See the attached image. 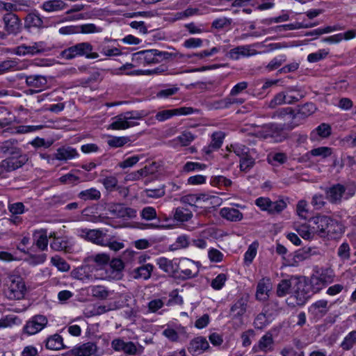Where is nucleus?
<instances>
[{"mask_svg":"<svg viewBox=\"0 0 356 356\" xmlns=\"http://www.w3.org/2000/svg\"><path fill=\"white\" fill-rule=\"evenodd\" d=\"M21 5L0 0V13H15L21 10Z\"/></svg>","mask_w":356,"mask_h":356,"instance_id":"nucleus-48","label":"nucleus"},{"mask_svg":"<svg viewBox=\"0 0 356 356\" xmlns=\"http://www.w3.org/2000/svg\"><path fill=\"white\" fill-rule=\"evenodd\" d=\"M276 309H273L269 304L264 305L261 312L254 319L253 325L256 330H263L275 318Z\"/></svg>","mask_w":356,"mask_h":356,"instance_id":"nucleus-12","label":"nucleus"},{"mask_svg":"<svg viewBox=\"0 0 356 356\" xmlns=\"http://www.w3.org/2000/svg\"><path fill=\"white\" fill-rule=\"evenodd\" d=\"M51 262L61 272H67L70 268L69 264L60 257H52Z\"/></svg>","mask_w":356,"mask_h":356,"instance_id":"nucleus-60","label":"nucleus"},{"mask_svg":"<svg viewBox=\"0 0 356 356\" xmlns=\"http://www.w3.org/2000/svg\"><path fill=\"white\" fill-rule=\"evenodd\" d=\"M103 246L108 247L111 250L116 252L122 249L124 247V244L123 242L118 241L107 236Z\"/></svg>","mask_w":356,"mask_h":356,"instance_id":"nucleus-61","label":"nucleus"},{"mask_svg":"<svg viewBox=\"0 0 356 356\" xmlns=\"http://www.w3.org/2000/svg\"><path fill=\"white\" fill-rule=\"evenodd\" d=\"M79 157L77 150L71 146H62L56 149V152L52 155L51 159L65 161Z\"/></svg>","mask_w":356,"mask_h":356,"instance_id":"nucleus-18","label":"nucleus"},{"mask_svg":"<svg viewBox=\"0 0 356 356\" xmlns=\"http://www.w3.org/2000/svg\"><path fill=\"white\" fill-rule=\"evenodd\" d=\"M259 248V243L257 241H253L248 248V250L245 251L243 255V264L245 266H250L254 259L255 258L257 249Z\"/></svg>","mask_w":356,"mask_h":356,"instance_id":"nucleus-32","label":"nucleus"},{"mask_svg":"<svg viewBox=\"0 0 356 356\" xmlns=\"http://www.w3.org/2000/svg\"><path fill=\"white\" fill-rule=\"evenodd\" d=\"M337 255L341 260H348L350 257V248L347 242L342 243L338 250Z\"/></svg>","mask_w":356,"mask_h":356,"instance_id":"nucleus-58","label":"nucleus"},{"mask_svg":"<svg viewBox=\"0 0 356 356\" xmlns=\"http://www.w3.org/2000/svg\"><path fill=\"white\" fill-rule=\"evenodd\" d=\"M48 324V319L46 316L35 314L26 321L23 327V333L31 336L38 334L44 329Z\"/></svg>","mask_w":356,"mask_h":356,"instance_id":"nucleus-10","label":"nucleus"},{"mask_svg":"<svg viewBox=\"0 0 356 356\" xmlns=\"http://www.w3.org/2000/svg\"><path fill=\"white\" fill-rule=\"evenodd\" d=\"M316 109V106L312 102H307L302 105L298 106V108L294 109L295 126L298 125L300 123V120H305L313 114Z\"/></svg>","mask_w":356,"mask_h":356,"instance_id":"nucleus-17","label":"nucleus"},{"mask_svg":"<svg viewBox=\"0 0 356 356\" xmlns=\"http://www.w3.org/2000/svg\"><path fill=\"white\" fill-rule=\"evenodd\" d=\"M310 222L314 225L317 234L327 240L339 239L344 232L343 224L329 216L316 214L311 218Z\"/></svg>","mask_w":356,"mask_h":356,"instance_id":"nucleus-2","label":"nucleus"},{"mask_svg":"<svg viewBox=\"0 0 356 356\" xmlns=\"http://www.w3.org/2000/svg\"><path fill=\"white\" fill-rule=\"evenodd\" d=\"M286 56L285 54H280L274 57L266 67L268 72H271L280 68V67L286 61Z\"/></svg>","mask_w":356,"mask_h":356,"instance_id":"nucleus-45","label":"nucleus"},{"mask_svg":"<svg viewBox=\"0 0 356 356\" xmlns=\"http://www.w3.org/2000/svg\"><path fill=\"white\" fill-rule=\"evenodd\" d=\"M131 142V138L129 136H111L110 139L108 140L107 143L109 147L113 148L122 147L127 143Z\"/></svg>","mask_w":356,"mask_h":356,"instance_id":"nucleus-39","label":"nucleus"},{"mask_svg":"<svg viewBox=\"0 0 356 356\" xmlns=\"http://www.w3.org/2000/svg\"><path fill=\"white\" fill-rule=\"evenodd\" d=\"M287 207L286 202L282 199L279 198L276 201H272L270 209L268 211L269 215H277L281 213Z\"/></svg>","mask_w":356,"mask_h":356,"instance_id":"nucleus-38","label":"nucleus"},{"mask_svg":"<svg viewBox=\"0 0 356 356\" xmlns=\"http://www.w3.org/2000/svg\"><path fill=\"white\" fill-rule=\"evenodd\" d=\"M246 309L247 303L243 298H241L231 307L230 313L234 318H239L244 315Z\"/></svg>","mask_w":356,"mask_h":356,"instance_id":"nucleus-33","label":"nucleus"},{"mask_svg":"<svg viewBox=\"0 0 356 356\" xmlns=\"http://www.w3.org/2000/svg\"><path fill=\"white\" fill-rule=\"evenodd\" d=\"M45 348L51 350H58L66 348L63 343V339L59 334L49 336L44 341Z\"/></svg>","mask_w":356,"mask_h":356,"instance_id":"nucleus-25","label":"nucleus"},{"mask_svg":"<svg viewBox=\"0 0 356 356\" xmlns=\"http://www.w3.org/2000/svg\"><path fill=\"white\" fill-rule=\"evenodd\" d=\"M3 31H0V40H7L9 35L18 36L22 31V24L16 13H5L2 17Z\"/></svg>","mask_w":356,"mask_h":356,"instance_id":"nucleus-6","label":"nucleus"},{"mask_svg":"<svg viewBox=\"0 0 356 356\" xmlns=\"http://www.w3.org/2000/svg\"><path fill=\"white\" fill-rule=\"evenodd\" d=\"M5 294L8 299L21 300L26 291L25 282L19 275H10L7 277L5 284Z\"/></svg>","mask_w":356,"mask_h":356,"instance_id":"nucleus-5","label":"nucleus"},{"mask_svg":"<svg viewBox=\"0 0 356 356\" xmlns=\"http://www.w3.org/2000/svg\"><path fill=\"white\" fill-rule=\"evenodd\" d=\"M174 219L180 222L188 221L193 216L191 211L183 207H177L174 212Z\"/></svg>","mask_w":356,"mask_h":356,"instance_id":"nucleus-37","label":"nucleus"},{"mask_svg":"<svg viewBox=\"0 0 356 356\" xmlns=\"http://www.w3.org/2000/svg\"><path fill=\"white\" fill-rule=\"evenodd\" d=\"M235 154L240 159L247 156L250 154V148L245 145L235 143L231 145Z\"/></svg>","mask_w":356,"mask_h":356,"instance_id":"nucleus-56","label":"nucleus"},{"mask_svg":"<svg viewBox=\"0 0 356 356\" xmlns=\"http://www.w3.org/2000/svg\"><path fill=\"white\" fill-rule=\"evenodd\" d=\"M274 343L273 336L267 332L263 335L259 341V347L261 350L266 352L272 350V346Z\"/></svg>","mask_w":356,"mask_h":356,"instance_id":"nucleus-43","label":"nucleus"},{"mask_svg":"<svg viewBox=\"0 0 356 356\" xmlns=\"http://www.w3.org/2000/svg\"><path fill=\"white\" fill-rule=\"evenodd\" d=\"M153 269H154V266L152 264H143L135 269L134 277L136 279L141 278L143 280H147L151 277Z\"/></svg>","mask_w":356,"mask_h":356,"instance_id":"nucleus-34","label":"nucleus"},{"mask_svg":"<svg viewBox=\"0 0 356 356\" xmlns=\"http://www.w3.org/2000/svg\"><path fill=\"white\" fill-rule=\"evenodd\" d=\"M107 236L108 235L106 234H104L98 229H90L86 234V238L89 241L102 246L104 245Z\"/></svg>","mask_w":356,"mask_h":356,"instance_id":"nucleus-29","label":"nucleus"},{"mask_svg":"<svg viewBox=\"0 0 356 356\" xmlns=\"http://www.w3.org/2000/svg\"><path fill=\"white\" fill-rule=\"evenodd\" d=\"M112 211L118 218H131L134 216V213H135L133 209L127 207L122 204H114Z\"/></svg>","mask_w":356,"mask_h":356,"instance_id":"nucleus-35","label":"nucleus"},{"mask_svg":"<svg viewBox=\"0 0 356 356\" xmlns=\"http://www.w3.org/2000/svg\"><path fill=\"white\" fill-rule=\"evenodd\" d=\"M9 153L12 156L0 162V177L3 172H10L22 168L27 161L26 155H22L18 148H12Z\"/></svg>","mask_w":356,"mask_h":356,"instance_id":"nucleus-7","label":"nucleus"},{"mask_svg":"<svg viewBox=\"0 0 356 356\" xmlns=\"http://www.w3.org/2000/svg\"><path fill=\"white\" fill-rule=\"evenodd\" d=\"M207 168L204 163L193 161H187L183 166V172H191L193 171L204 170Z\"/></svg>","mask_w":356,"mask_h":356,"instance_id":"nucleus-52","label":"nucleus"},{"mask_svg":"<svg viewBox=\"0 0 356 356\" xmlns=\"http://www.w3.org/2000/svg\"><path fill=\"white\" fill-rule=\"evenodd\" d=\"M231 107L230 97L214 100L211 102V108L215 110L227 109Z\"/></svg>","mask_w":356,"mask_h":356,"instance_id":"nucleus-51","label":"nucleus"},{"mask_svg":"<svg viewBox=\"0 0 356 356\" xmlns=\"http://www.w3.org/2000/svg\"><path fill=\"white\" fill-rule=\"evenodd\" d=\"M209 348V344L207 339L203 337H198L190 341L188 350L192 355H197Z\"/></svg>","mask_w":356,"mask_h":356,"instance_id":"nucleus-19","label":"nucleus"},{"mask_svg":"<svg viewBox=\"0 0 356 356\" xmlns=\"http://www.w3.org/2000/svg\"><path fill=\"white\" fill-rule=\"evenodd\" d=\"M67 6L62 0H48L43 2L41 8L47 12H56L64 10Z\"/></svg>","mask_w":356,"mask_h":356,"instance_id":"nucleus-31","label":"nucleus"},{"mask_svg":"<svg viewBox=\"0 0 356 356\" xmlns=\"http://www.w3.org/2000/svg\"><path fill=\"white\" fill-rule=\"evenodd\" d=\"M309 153L313 156H321L323 159L330 156L332 154V148L329 147H318L313 148Z\"/></svg>","mask_w":356,"mask_h":356,"instance_id":"nucleus-47","label":"nucleus"},{"mask_svg":"<svg viewBox=\"0 0 356 356\" xmlns=\"http://www.w3.org/2000/svg\"><path fill=\"white\" fill-rule=\"evenodd\" d=\"M272 289L270 280L268 277L261 279L257 284L255 299L260 302H266L270 298V293Z\"/></svg>","mask_w":356,"mask_h":356,"instance_id":"nucleus-15","label":"nucleus"},{"mask_svg":"<svg viewBox=\"0 0 356 356\" xmlns=\"http://www.w3.org/2000/svg\"><path fill=\"white\" fill-rule=\"evenodd\" d=\"M312 293L309 290V286L307 282H298L293 289V293L286 299L289 306L295 307L303 306L308 301Z\"/></svg>","mask_w":356,"mask_h":356,"instance_id":"nucleus-8","label":"nucleus"},{"mask_svg":"<svg viewBox=\"0 0 356 356\" xmlns=\"http://www.w3.org/2000/svg\"><path fill=\"white\" fill-rule=\"evenodd\" d=\"M79 197L84 201L97 200L101 197L99 191L95 188H90L84 191H81L79 193Z\"/></svg>","mask_w":356,"mask_h":356,"instance_id":"nucleus-36","label":"nucleus"},{"mask_svg":"<svg viewBox=\"0 0 356 356\" xmlns=\"http://www.w3.org/2000/svg\"><path fill=\"white\" fill-rule=\"evenodd\" d=\"M91 293L92 296L102 300L106 299L108 296V290L101 285L93 286L91 288Z\"/></svg>","mask_w":356,"mask_h":356,"instance_id":"nucleus-55","label":"nucleus"},{"mask_svg":"<svg viewBox=\"0 0 356 356\" xmlns=\"http://www.w3.org/2000/svg\"><path fill=\"white\" fill-rule=\"evenodd\" d=\"M227 279V275L225 274L220 273L214 279L212 280L211 286L214 290H220L225 286Z\"/></svg>","mask_w":356,"mask_h":356,"instance_id":"nucleus-54","label":"nucleus"},{"mask_svg":"<svg viewBox=\"0 0 356 356\" xmlns=\"http://www.w3.org/2000/svg\"><path fill=\"white\" fill-rule=\"evenodd\" d=\"M327 303V300L325 299L313 302L308 308L309 314L316 319L323 317L328 311Z\"/></svg>","mask_w":356,"mask_h":356,"instance_id":"nucleus-20","label":"nucleus"},{"mask_svg":"<svg viewBox=\"0 0 356 356\" xmlns=\"http://www.w3.org/2000/svg\"><path fill=\"white\" fill-rule=\"evenodd\" d=\"M356 343V330L350 332L341 343V348L343 350H349Z\"/></svg>","mask_w":356,"mask_h":356,"instance_id":"nucleus-42","label":"nucleus"},{"mask_svg":"<svg viewBox=\"0 0 356 356\" xmlns=\"http://www.w3.org/2000/svg\"><path fill=\"white\" fill-rule=\"evenodd\" d=\"M141 113L138 111H127L116 115L113 121L109 124L108 129L112 130H124L133 127V124L128 123L127 120H140Z\"/></svg>","mask_w":356,"mask_h":356,"instance_id":"nucleus-9","label":"nucleus"},{"mask_svg":"<svg viewBox=\"0 0 356 356\" xmlns=\"http://www.w3.org/2000/svg\"><path fill=\"white\" fill-rule=\"evenodd\" d=\"M255 160L250 155L240 159L239 168L241 171L248 172L254 165Z\"/></svg>","mask_w":356,"mask_h":356,"instance_id":"nucleus-49","label":"nucleus"},{"mask_svg":"<svg viewBox=\"0 0 356 356\" xmlns=\"http://www.w3.org/2000/svg\"><path fill=\"white\" fill-rule=\"evenodd\" d=\"M34 243L36 247L42 251L47 250L48 236L46 229H40L34 232L33 234Z\"/></svg>","mask_w":356,"mask_h":356,"instance_id":"nucleus-26","label":"nucleus"},{"mask_svg":"<svg viewBox=\"0 0 356 356\" xmlns=\"http://www.w3.org/2000/svg\"><path fill=\"white\" fill-rule=\"evenodd\" d=\"M328 51L324 49H319L318 51L311 53L307 56V61L309 63H317L324 58L328 55Z\"/></svg>","mask_w":356,"mask_h":356,"instance_id":"nucleus-53","label":"nucleus"},{"mask_svg":"<svg viewBox=\"0 0 356 356\" xmlns=\"http://www.w3.org/2000/svg\"><path fill=\"white\" fill-rule=\"evenodd\" d=\"M63 58L70 60L76 57H84L87 59H95L99 54L94 51L93 46L88 42H82L65 49L61 52Z\"/></svg>","mask_w":356,"mask_h":356,"instance_id":"nucleus-4","label":"nucleus"},{"mask_svg":"<svg viewBox=\"0 0 356 356\" xmlns=\"http://www.w3.org/2000/svg\"><path fill=\"white\" fill-rule=\"evenodd\" d=\"M43 26L42 17L36 10L29 13L24 18V27L29 31L31 29H40Z\"/></svg>","mask_w":356,"mask_h":356,"instance_id":"nucleus-22","label":"nucleus"},{"mask_svg":"<svg viewBox=\"0 0 356 356\" xmlns=\"http://www.w3.org/2000/svg\"><path fill=\"white\" fill-rule=\"evenodd\" d=\"M135 63H126L121 67L112 70L111 74L113 75H127V76H140V75H151L153 74H159L163 70L161 67H156L154 70H134L132 68L136 67Z\"/></svg>","mask_w":356,"mask_h":356,"instance_id":"nucleus-11","label":"nucleus"},{"mask_svg":"<svg viewBox=\"0 0 356 356\" xmlns=\"http://www.w3.org/2000/svg\"><path fill=\"white\" fill-rule=\"evenodd\" d=\"M314 24H304L303 22H298V23H290V24H282L277 26L275 27V30L277 31H292L296 30L298 29H303V28H309L313 26Z\"/></svg>","mask_w":356,"mask_h":356,"instance_id":"nucleus-44","label":"nucleus"},{"mask_svg":"<svg viewBox=\"0 0 356 356\" xmlns=\"http://www.w3.org/2000/svg\"><path fill=\"white\" fill-rule=\"evenodd\" d=\"M84 6L83 4H75L73 5L70 9L65 12L64 16H62L59 19V22H65L68 21H76L82 19L84 17L83 13L79 12L83 9Z\"/></svg>","mask_w":356,"mask_h":356,"instance_id":"nucleus-23","label":"nucleus"},{"mask_svg":"<svg viewBox=\"0 0 356 356\" xmlns=\"http://www.w3.org/2000/svg\"><path fill=\"white\" fill-rule=\"evenodd\" d=\"M262 136L265 139H270V141L280 143L285 139L283 126L276 123H270L263 127Z\"/></svg>","mask_w":356,"mask_h":356,"instance_id":"nucleus-14","label":"nucleus"},{"mask_svg":"<svg viewBox=\"0 0 356 356\" xmlns=\"http://www.w3.org/2000/svg\"><path fill=\"white\" fill-rule=\"evenodd\" d=\"M190 244L189 237L186 234L178 236L175 241L170 245L172 251L188 248Z\"/></svg>","mask_w":356,"mask_h":356,"instance_id":"nucleus-41","label":"nucleus"},{"mask_svg":"<svg viewBox=\"0 0 356 356\" xmlns=\"http://www.w3.org/2000/svg\"><path fill=\"white\" fill-rule=\"evenodd\" d=\"M309 290L313 293L319 292L321 289L326 287L323 283L318 277V276H312L309 280Z\"/></svg>","mask_w":356,"mask_h":356,"instance_id":"nucleus-57","label":"nucleus"},{"mask_svg":"<svg viewBox=\"0 0 356 356\" xmlns=\"http://www.w3.org/2000/svg\"><path fill=\"white\" fill-rule=\"evenodd\" d=\"M179 52H168L158 49H145L132 54L131 60L136 65H149L163 60H172L177 58Z\"/></svg>","mask_w":356,"mask_h":356,"instance_id":"nucleus-3","label":"nucleus"},{"mask_svg":"<svg viewBox=\"0 0 356 356\" xmlns=\"http://www.w3.org/2000/svg\"><path fill=\"white\" fill-rule=\"evenodd\" d=\"M47 79L41 75H30L26 77V83L28 86L33 88L35 91H40L45 87Z\"/></svg>","mask_w":356,"mask_h":356,"instance_id":"nucleus-28","label":"nucleus"},{"mask_svg":"<svg viewBox=\"0 0 356 356\" xmlns=\"http://www.w3.org/2000/svg\"><path fill=\"white\" fill-rule=\"evenodd\" d=\"M346 191V187L341 184H335L325 189L326 200L331 204L340 203L343 195Z\"/></svg>","mask_w":356,"mask_h":356,"instance_id":"nucleus-16","label":"nucleus"},{"mask_svg":"<svg viewBox=\"0 0 356 356\" xmlns=\"http://www.w3.org/2000/svg\"><path fill=\"white\" fill-rule=\"evenodd\" d=\"M291 288V282L289 280H282L277 284L276 294L278 297H284L289 293Z\"/></svg>","mask_w":356,"mask_h":356,"instance_id":"nucleus-46","label":"nucleus"},{"mask_svg":"<svg viewBox=\"0 0 356 356\" xmlns=\"http://www.w3.org/2000/svg\"><path fill=\"white\" fill-rule=\"evenodd\" d=\"M77 356H91L97 350V345L94 342H87L75 346Z\"/></svg>","mask_w":356,"mask_h":356,"instance_id":"nucleus-30","label":"nucleus"},{"mask_svg":"<svg viewBox=\"0 0 356 356\" xmlns=\"http://www.w3.org/2000/svg\"><path fill=\"white\" fill-rule=\"evenodd\" d=\"M272 200L269 197H259L255 200V205L262 211L268 213Z\"/></svg>","mask_w":356,"mask_h":356,"instance_id":"nucleus-62","label":"nucleus"},{"mask_svg":"<svg viewBox=\"0 0 356 356\" xmlns=\"http://www.w3.org/2000/svg\"><path fill=\"white\" fill-rule=\"evenodd\" d=\"M178 90L179 88L175 86L163 88L157 92L156 97L159 99H167L175 95Z\"/></svg>","mask_w":356,"mask_h":356,"instance_id":"nucleus-59","label":"nucleus"},{"mask_svg":"<svg viewBox=\"0 0 356 356\" xmlns=\"http://www.w3.org/2000/svg\"><path fill=\"white\" fill-rule=\"evenodd\" d=\"M199 113L200 109L191 106H181L176 108L159 111L156 114L155 118L159 122H164L173 116L188 115L194 113L197 114Z\"/></svg>","mask_w":356,"mask_h":356,"instance_id":"nucleus-13","label":"nucleus"},{"mask_svg":"<svg viewBox=\"0 0 356 356\" xmlns=\"http://www.w3.org/2000/svg\"><path fill=\"white\" fill-rule=\"evenodd\" d=\"M250 51L249 45H240L231 49L225 53V56L230 60H237L241 57H248L252 56V54H250Z\"/></svg>","mask_w":356,"mask_h":356,"instance_id":"nucleus-24","label":"nucleus"},{"mask_svg":"<svg viewBox=\"0 0 356 356\" xmlns=\"http://www.w3.org/2000/svg\"><path fill=\"white\" fill-rule=\"evenodd\" d=\"M140 155H133L127 157L119 163V166L122 169L131 168L140 161Z\"/></svg>","mask_w":356,"mask_h":356,"instance_id":"nucleus-63","label":"nucleus"},{"mask_svg":"<svg viewBox=\"0 0 356 356\" xmlns=\"http://www.w3.org/2000/svg\"><path fill=\"white\" fill-rule=\"evenodd\" d=\"M118 181L114 176H107L102 180V184L108 191H113L118 186Z\"/></svg>","mask_w":356,"mask_h":356,"instance_id":"nucleus-64","label":"nucleus"},{"mask_svg":"<svg viewBox=\"0 0 356 356\" xmlns=\"http://www.w3.org/2000/svg\"><path fill=\"white\" fill-rule=\"evenodd\" d=\"M293 108L291 107H284L280 108L276 110L273 115V118L280 119L287 118L291 121H295V118H293Z\"/></svg>","mask_w":356,"mask_h":356,"instance_id":"nucleus-40","label":"nucleus"},{"mask_svg":"<svg viewBox=\"0 0 356 356\" xmlns=\"http://www.w3.org/2000/svg\"><path fill=\"white\" fill-rule=\"evenodd\" d=\"M210 184L213 186L216 187H229L231 186L232 184V181L231 179L222 176V175H218L213 177L211 179Z\"/></svg>","mask_w":356,"mask_h":356,"instance_id":"nucleus-50","label":"nucleus"},{"mask_svg":"<svg viewBox=\"0 0 356 356\" xmlns=\"http://www.w3.org/2000/svg\"><path fill=\"white\" fill-rule=\"evenodd\" d=\"M156 264L159 268L170 277L179 282L197 277L202 267L200 261H195L188 257H175L170 259L165 257H160L156 259Z\"/></svg>","mask_w":356,"mask_h":356,"instance_id":"nucleus-1","label":"nucleus"},{"mask_svg":"<svg viewBox=\"0 0 356 356\" xmlns=\"http://www.w3.org/2000/svg\"><path fill=\"white\" fill-rule=\"evenodd\" d=\"M220 215L222 218L232 222H238L243 219V213L236 209L223 207L220 210Z\"/></svg>","mask_w":356,"mask_h":356,"instance_id":"nucleus-27","label":"nucleus"},{"mask_svg":"<svg viewBox=\"0 0 356 356\" xmlns=\"http://www.w3.org/2000/svg\"><path fill=\"white\" fill-rule=\"evenodd\" d=\"M49 237L53 238L50 243V247L52 250L65 252H71L72 245L67 237L56 236L55 233L51 234Z\"/></svg>","mask_w":356,"mask_h":356,"instance_id":"nucleus-21","label":"nucleus"}]
</instances>
